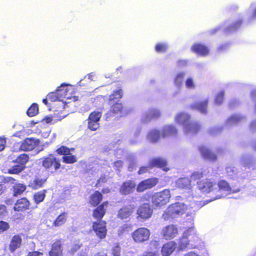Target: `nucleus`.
Returning a JSON list of instances; mask_svg holds the SVG:
<instances>
[{
  "instance_id": "nucleus-19",
  "label": "nucleus",
  "mask_w": 256,
  "mask_h": 256,
  "mask_svg": "<svg viewBox=\"0 0 256 256\" xmlns=\"http://www.w3.org/2000/svg\"><path fill=\"white\" fill-rule=\"evenodd\" d=\"M160 134L162 138L169 137L176 134L178 130L173 124H166L160 130Z\"/></svg>"
},
{
  "instance_id": "nucleus-62",
  "label": "nucleus",
  "mask_w": 256,
  "mask_h": 256,
  "mask_svg": "<svg viewBox=\"0 0 256 256\" xmlns=\"http://www.w3.org/2000/svg\"><path fill=\"white\" fill-rule=\"evenodd\" d=\"M114 166L116 168H119L122 165V162L121 160H117L114 163Z\"/></svg>"
},
{
  "instance_id": "nucleus-54",
  "label": "nucleus",
  "mask_w": 256,
  "mask_h": 256,
  "mask_svg": "<svg viewBox=\"0 0 256 256\" xmlns=\"http://www.w3.org/2000/svg\"><path fill=\"white\" fill-rule=\"evenodd\" d=\"M240 24H241V21L240 20H238V22H236V23H234L232 26V28H230V29L229 30V29H228L226 30L228 32H230L232 30H236V28H238L240 26Z\"/></svg>"
},
{
  "instance_id": "nucleus-48",
  "label": "nucleus",
  "mask_w": 256,
  "mask_h": 256,
  "mask_svg": "<svg viewBox=\"0 0 256 256\" xmlns=\"http://www.w3.org/2000/svg\"><path fill=\"white\" fill-rule=\"evenodd\" d=\"M222 130V127L220 126H214L209 129V132L212 134H216Z\"/></svg>"
},
{
  "instance_id": "nucleus-36",
  "label": "nucleus",
  "mask_w": 256,
  "mask_h": 256,
  "mask_svg": "<svg viewBox=\"0 0 256 256\" xmlns=\"http://www.w3.org/2000/svg\"><path fill=\"white\" fill-rule=\"evenodd\" d=\"M102 199V195L98 192H96L90 198V201L91 204L96 206L98 205Z\"/></svg>"
},
{
  "instance_id": "nucleus-30",
  "label": "nucleus",
  "mask_w": 256,
  "mask_h": 256,
  "mask_svg": "<svg viewBox=\"0 0 256 256\" xmlns=\"http://www.w3.org/2000/svg\"><path fill=\"white\" fill-rule=\"evenodd\" d=\"M49 256H62V250L60 242H56L52 245V250L49 252Z\"/></svg>"
},
{
  "instance_id": "nucleus-8",
  "label": "nucleus",
  "mask_w": 256,
  "mask_h": 256,
  "mask_svg": "<svg viewBox=\"0 0 256 256\" xmlns=\"http://www.w3.org/2000/svg\"><path fill=\"white\" fill-rule=\"evenodd\" d=\"M42 166L46 169H49L54 166V170H58L60 168V160L53 154H50L42 158Z\"/></svg>"
},
{
  "instance_id": "nucleus-7",
  "label": "nucleus",
  "mask_w": 256,
  "mask_h": 256,
  "mask_svg": "<svg viewBox=\"0 0 256 256\" xmlns=\"http://www.w3.org/2000/svg\"><path fill=\"white\" fill-rule=\"evenodd\" d=\"M198 188L203 192H213L215 194L216 184L211 180H206L198 182Z\"/></svg>"
},
{
  "instance_id": "nucleus-47",
  "label": "nucleus",
  "mask_w": 256,
  "mask_h": 256,
  "mask_svg": "<svg viewBox=\"0 0 256 256\" xmlns=\"http://www.w3.org/2000/svg\"><path fill=\"white\" fill-rule=\"evenodd\" d=\"M203 176V174L201 172H195L192 173L190 176V180H196L200 179Z\"/></svg>"
},
{
  "instance_id": "nucleus-51",
  "label": "nucleus",
  "mask_w": 256,
  "mask_h": 256,
  "mask_svg": "<svg viewBox=\"0 0 256 256\" xmlns=\"http://www.w3.org/2000/svg\"><path fill=\"white\" fill-rule=\"evenodd\" d=\"M120 253V248L118 246H114L112 249V254L114 256H119Z\"/></svg>"
},
{
  "instance_id": "nucleus-2",
  "label": "nucleus",
  "mask_w": 256,
  "mask_h": 256,
  "mask_svg": "<svg viewBox=\"0 0 256 256\" xmlns=\"http://www.w3.org/2000/svg\"><path fill=\"white\" fill-rule=\"evenodd\" d=\"M187 209L186 204L182 202H176L170 206L164 211L162 216L166 220L170 218H174L182 215Z\"/></svg>"
},
{
  "instance_id": "nucleus-24",
  "label": "nucleus",
  "mask_w": 256,
  "mask_h": 256,
  "mask_svg": "<svg viewBox=\"0 0 256 256\" xmlns=\"http://www.w3.org/2000/svg\"><path fill=\"white\" fill-rule=\"evenodd\" d=\"M192 52L201 56H206L208 54L209 52V50L206 46L198 44H194L192 46Z\"/></svg>"
},
{
  "instance_id": "nucleus-6",
  "label": "nucleus",
  "mask_w": 256,
  "mask_h": 256,
  "mask_svg": "<svg viewBox=\"0 0 256 256\" xmlns=\"http://www.w3.org/2000/svg\"><path fill=\"white\" fill-rule=\"evenodd\" d=\"M150 230L145 228H140L135 230L132 234V240L136 243H143L147 241L150 236Z\"/></svg>"
},
{
  "instance_id": "nucleus-42",
  "label": "nucleus",
  "mask_w": 256,
  "mask_h": 256,
  "mask_svg": "<svg viewBox=\"0 0 256 256\" xmlns=\"http://www.w3.org/2000/svg\"><path fill=\"white\" fill-rule=\"evenodd\" d=\"M47 98L50 100L52 102H54L56 100L61 101L60 98L58 96V94L57 93V90L56 92H52L48 94L47 95Z\"/></svg>"
},
{
  "instance_id": "nucleus-43",
  "label": "nucleus",
  "mask_w": 256,
  "mask_h": 256,
  "mask_svg": "<svg viewBox=\"0 0 256 256\" xmlns=\"http://www.w3.org/2000/svg\"><path fill=\"white\" fill-rule=\"evenodd\" d=\"M168 46L165 43H159L156 46L155 50L158 52H164L166 50Z\"/></svg>"
},
{
  "instance_id": "nucleus-20",
  "label": "nucleus",
  "mask_w": 256,
  "mask_h": 256,
  "mask_svg": "<svg viewBox=\"0 0 256 256\" xmlns=\"http://www.w3.org/2000/svg\"><path fill=\"white\" fill-rule=\"evenodd\" d=\"M136 187V184L132 180H128L122 184L120 188L122 194L127 195L133 192Z\"/></svg>"
},
{
  "instance_id": "nucleus-52",
  "label": "nucleus",
  "mask_w": 256,
  "mask_h": 256,
  "mask_svg": "<svg viewBox=\"0 0 256 256\" xmlns=\"http://www.w3.org/2000/svg\"><path fill=\"white\" fill-rule=\"evenodd\" d=\"M6 212V206L3 204H0V218L4 217Z\"/></svg>"
},
{
  "instance_id": "nucleus-12",
  "label": "nucleus",
  "mask_w": 256,
  "mask_h": 256,
  "mask_svg": "<svg viewBox=\"0 0 256 256\" xmlns=\"http://www.w3.org/2000/svg\"><path fill=\"white\" fill-rule=\"evenodd\" d=\"M158 179L156 178L142 180L138 185L136 190L138 192H142L148 189L152 188L158 183Z\"/></svg>"
},
{
  "instance_id": "nucleus-35",
  "label": "nucleus",
  "mask_w": 256,
  "mask_h": 256,
  "mask_svg": "<svg viewBox=\"0 0 256 256\" xmlns=\"http://www.w3.org/2000/svg\"><path fill=\"white\" fill-rule=\"evenodd\" d=\"M46 179L36 178L30 184V186L33 189L36 190L42 187L43 184L46 182Z\"/></svg>"
},
{
  "instance_id": "nucleus-11",
  "label": "nucleus",
  "mask_w": 256,
  "mask_h": 256,
  "mask_svg": "<svg viewBox=\"0 0 256 256\" xmlns=\"http://www.w3.org/2000/svg\"><path fill=\"white\" fill-rule=\"evenodd\" d=\"M178 233V228L174 224H170L164 226L162 231V234L166 240H171L174 238Z\"/></svg>"
},
{
  "instance_id": "nucleus-17",
  "label": "nucleus",
  "mask_w": 256,
  "mask_h": 256,
  "mask_svg": "<svg viewBox=\"0 0 256 256\" xmlns=\"http://www.w3.org/2000/svg\"><path fill=\"white\" fill-rule=\"evenodd\" d=\"M161 114L160 110L158 108H152L146 112L142 116L144 122H148L153 119L158 118Z\"/></svg>"
},
{
  "instance_id": "nucleus-26",
  "label": "nucleus",
  "mask_w": 256,
  "mask_h": 256,
  "mask_svg": "<svg viewBox=\"0 0 256 256\" xmlns=\"http://www.w3.org/2000/svg\"><path fill=\"white\" fill-rule=\"evenodd\" d=\"M208 100H206L202 102L192 104L190 105L192 109L196 110L202 114L206 112Z\"/></svg>"
},
{
  "instance_id": "nucleus-55",
  "label": "nucleus",
  "mask_w": 256,
  "mask_h": 256,
  "mask_svg": "<svg viewBox=\"0 0 256 256\" xmlns=\"http://www.w3.org/2000/svg\"><path fill=\"white\" fill-rule=\"evenodd\" d=\"M14 182H15V179L12 177H10V176L6 177L3 180V182L4 184H7V183H9V182L10 184H14Z\"/></svg>"
},
{
  "instance_id": "nucleus-40",
  "label": "nucleus",
  "mask_w": 256,
  "mask_h": 256,
  "mask_svg": "<svg viewBox=\"0 0 256 256\" xmlns=\"http://www.w3.org/2000/svg\"><path fill=\"white\" fill-rule=\"evenodd\" d=\"M184 73L180 72L174 78V85L179 88L182 85L184 77Z\"/></svg>"
},
{
  "instance_id": "nucleus-59",
  "label": "nucleus",
  "mask_w": 256,
  "mask_h": 256,
  "mask_svg": "<svg viewBox=\"0 0 256 256\" xmlns=\"http://www.w3.org/2000/svg\"><path fill=\"white\" fill-rule=\"evenodd\" d=\"M28 256H43V254L42 253L38 252H29Z\"/></svg>"
},
{
  "instance_id": "nucleus-3",
  "label": "nucleus",
  "mask_w": 256,
  "mask_h": 256,
  "mask_svg": "<svg viewBox=\"0 0 256 256\" xmlns=\"http://www.w3.org/2000/svg\"><path fill=\"white\" fill-rule=\"evenodd\" d=\"M196 230L194 228H190L186 231L181 238L178 241V249L184 250L186 248H190V242H196L197 240Z\"/></svg>"
},
{
  "instance_id": "nucleus-33",
  "label": "nucleus",
  "mask_w": 256,
  "mask_h": 256,
  "mask_svg": "<svg viewBox=\"0 0 256 256\" xmlns=\"http://www.w3.org/2000/svg\"><path fill=\"white\" fill-rule=\"evenodd\" d=\"M67 216L68 214L66 212L60 214L54 221L53 225L56 227L63 225L66 221Z\"/></svg>"
},
{
  "instance_id": "nucleus-4",
  "label": "nucleus",
  "mask_w": 256,
  "mask_h": 256,
  "mask_svg": "<svg viewBox=\"0 0 256 256\" xmlns=\"http://www.w3.org/2000/svg\"><path fill=\"white\" fill-rule=\"evenodd\" d=\"M170 197V190L165 189L155 193L152 197V202L154 206L160 208L168 203Z\"/></svg>"
},
{
  "instance_id": "nucleus-15",
  "label": "nucleus",
  "mask_w": 256,
  "mask_h": 256,
  "mask_svg": "<svg viewBox=\"0 0 256 256\" xmlns=\"http://www.w3.org/2000/svg\"><path fill=\"white\" fill-rule=\"evenodd\" d=\"M40 144V140L33 138H26L22 141L19 147L20 150L28 151L33 150Z\"/></svg>"
},
{
  "instance_id": "nucleus-64",
  "label": "nucleus",
  "mask_w": 256,
  "mask_h": 256,
  "mask_svg": "<svg viewBox=\"0 0 256 256\" xmlns=\"http://www.w3.org/2000/svg\"><path fill=\"white\" fill-rule=\"evenodd\" d=\"M250 162V160L249 159H242V160L241 162L242 164H244V166H247L248 165V162Z\"/></svg>"
},
{
  "instance_id": "nucleus-14",
  "label": "nucleus",
  "mask_w": 256,
  "mask_h": 256,
  "mask_svg": "<svg viewBox=\"0 0 256 256\" xmlns=\"http://www.w3.org/2000/svg\"><path fill=\"white\" fill-rule=\"evenodd\" d=\"M70 150L66 146H62L56 150L57 152L60 154L64 155L63 156L64 162L68 164H72L76 161L74 156L70 154Z\"/></svg>"
},
{
  "instance_id": "nucleus-57",
  "label": "nucleus",
  "mask_w": 256,
  "mask_h": 256,
  "mask_svg": "<svg viewBox=\"0 0 256 256\" xmlns=\"http://www.w3.org/2000/svg\"><path fill=\"white\" fill-rule=\"evenodd\" d=\"M86 76H88V79H89L91 81L92 80L94 81L96 78V74L94 72H91V73L89 74L86 76L85 78H86Z\"/></svg>"
},
{
  "instance_id": "nucleus-1",
  "label": "nucleus",
  "mask_w": 256,
  "mask_h": 256,
  "mask_svg": "<svg viewBox=\"0 0 256 256\" xmlns=\"http://www.w3.org/2000/svg\"><path fill=\"white\" fill-rule=\"evenodd\" d=\"M174 120L176 124L182 126L184 132L187 134H196L200 128L196 122L191 120L190 115L186 112L177 113L174 116Z\"/></svg>"
},
{
  "instance_id": "nucleus-49",
  "label": "nucleus",
  "mask_w": 256,
  "mask_h": 256,
  "mask_svg": "<svg viewBox=\"0 0 256 256\" xmlns=\"http://www.w3.org/2000/svg\"><path fill=\"white\" fill-rule=\"evenodd\" d=\"M10 250L11 252H14L16 250V236L12 237L10 244Z\"/></svg>"
},
{
  "instance_id": "nucleus-60",
  "label": "nucleus",
  "mask_w": 256,
  "mask_h": 256,
  "mask_svg": "<svg viewBox=\"0 0 256 256\" xmlns=\"http://www.w3.org/2000/svg\"><path fill=\"white\" fill-rule=\"evenodd\" d=\"M250 127V129L252 131H256V120H253L251 122Z\"/></svg>"
},
{
  "instance_id": "nucleus-31",
  "label": "nucleus",
  "mask_w": 256,
  "mask_h": 256,
  "mask_svg": "<svg viewBox=\"0 0 256 256\" xmlns=\"http://www.w3.org/2000/svg\"><path fill=\"white\" fill-rule=\"evenodd\" d=\"M176 186L180 188H190V180L187 178H180L176 181Z\"/></svg>"
},
{
  "instance_id": "nucleus-50",
  "label": "nucleus",
  "mask_w": 256,
  "mask_h": 256,
  "mask_svg": "<svg viewBox=\"0 0 256 256\" xmlns=\"http://www.w3.org/2000/svg\"><path fill=\"white\" fill-rule=\"evenodd\" d=\"M26 189V186L24 184H17V194H22Z\"/></svg>"
},
{
  "instance_id": "nucleus-13",
  "label": "nucleus",
  "mask_w": 256,
  "mask_h": 256,
  "mask_svg": "<svg viewBox=\"0 0 256 256\" xmlns=\"http://www.w3.org/2000/svg\"><path fill=\"white\" fill-rule=\"evenodd\" d=\"M102 116L100 112H94L88 118V128L92 130H96L100 126L99 121Z\"/></svg>"
},
{
  "instance_id": "nucleus-39",
  "label": "nucleus",
  "mask_w": 256,
  "mask_h": 256,
  "mask_svg": "<svg viewBox=\"0 0 256 256\" xmlns=\"http://www.w3.org/2000/svg\"><path fill=\"white\" fill-rule=\"evenodd\" d=\"M38 105L36 104H34L28 110L27 114L29 116H34L38 113Z\"/></svg>"
},
{
  "instance_id": "nucleus-63",
  "label": "nucleus",
  "mask_w": 256,
  "mask_h": 256,
  "mask_svg": "<svg viewBox=\"0 0 256 256\" xmlns=\"http://www.w3.org/2000/svg\"><path fill=\"white\" fill-rule=\"evenodd\" d=\"M8 173L10 174H16V166H13L12 168L8 170Z\"/></svg>"
},
{
  "instance_id": "nucleus-38",
  "label": "nucleus",
  "mask_w": 256,
  "mask_h": 256,
  "mask_svg": "<svg viewBox=\"0 0 256 256\" xmlns=\"http://www.w3.org/2000/svg\"><path fill=\"white\" fill-rule=\"evenodd\" d=\"M46 190H43L38 192L34 194V198L36 204H38L44 200L46 197Z\"/></svg>"
},
{
  "instance_id": "nucleus-44",
  "label": "nucleus",
  "mask_w": 256,
  "mask_h": 256,
  "mask_svg": "<svg viewBox=\"0 0 256 256\" xmlns=\"http://www.w3.org/2000/svg\"><path fill=\"white\" fill-rule=\"evenodd\" d=\"M224 96V92L223 91H220L219 92L216 96L214 100V102L216 104H220L222 102L223 98Z\"/></svg>"
},
{
  "instance_id": "nucleus-53",
  "label": "nucleus",
  "mask_w": 256,
  "mask_h": 256,
  "mask_svg": "<svg viewBox=\"0 0 256 256\" xmlns=\"http://www.w3.org/2000/svg\"><path fill=\"white\" fill-rule=\"evenodd\" d=\"M150 168V164L148 166H142L140 168L138 173L139 174H144L147 172Z\"/></svg>"
},
{
  "instance_id": "nucleus-10",
  "label": "nucleus",
  "mask_w": 256,
  "mask_h": 256,
  "mask_svg": "<svg viewBox=\"0 0 256 256\" xmlns=\"http://www.w3.org/2000/svg\"><path fill=\"white\" fill-rule=\"evenodd\" d=\"M68 85L66 84H62L57 89V93L60 98L61 101L64 102L66 104L70 102V100H72L75 102L78 100V98L76 96L69 97L67 96L68 92Z\"/></svg>"
},
{
  "instance_id": "nucleus-22",
  "label": "nucleus",
  "mask_w": 256,
  "mask_h": 256,
  "mask_svg": "<svg viewBox=\"0 0 256 256\" xmlns=\"http://www.w3.org/2000/svg\"><path fill=\"white\" fill-rule=\"evenodd\" d=\"M110 112L114 114H117L118 116H122L128 114L125 108H124L120 103L116 102L115 104H112Z\"/></svg>"
},
{
  "instance_id": "nucleus-58",
  "label": "nucleus",
  "mask_w": 256,
  "mask_h": 256,
  "mask_svg": "<svg viewBox=\"0 0 256 256\" xmlns=\"http://www.w3.org/2000/svg\"><path fill=\"white\" fill-rule=\"evenodd\" d=\"M6 140L4 138H0V151L3 150L5 146Z\"/></svg>"
},
{
  "instance_id": "nucleus-37",
  "label": "nucleus",
  "mask_w": 256,
  "mask_h": 256,
  "mask_svg": "<svg viewBox=\"0 0 256 256\" xmlns=\"http://www.w3.org/2000/svg\"><path fill=\"white\" fill-rule=\"evenodd\" d=\"M122 96V90H118L115 91L114 94L110 96V103L112 104L114 102H116V100H120Z\"/></svg>"
},
{
  "instance_id": "nucleus-5",
  "label": "nucleus",
  "mask_w": 256,
  "mask_h": 256,
  "mask_svg": "<svg viewBox=\"0 0 256 256\" xmlns=\"http://www.w3.org/2000/svg\"><path fill=\"white\" fill-rule=\"evenodd\" d=\"M238 190H236V192H238ZM232 192H235V191L232 190L229 184L226 181L222 180L218 182V184H216V190H215L216 196L210 201V202L220 198L222 196H227L230 194Z\"/></svg>"
},
{
  "instance_id": "nucleus-45",
  "label": "nucleus",
  "mask_w": 256,
  "mask_h": 256,
  "mask_svg": "<svg viewBox=\"0 0 256 256\" xmlns=\"http://www.w3.org/2000/svg\"><path fill=\"white\" fill-rule=\"evenodd\" d=\"M185 84L186 88L188 89H194L196 87V84L194 82V80L191 78H189L186 79Z\"/></svg>"
},
{
  "instance_id": "nucleus-61",
  "label": "nucleus",
  "mask_w": 256,
  "mask_h": 256,
  "mask_svg": "<svg viewBox=\"0 0 256 256\" xmlns=\"http://www.w3.org/2000/svg\"><path fill=\"white\" fill-rule=\"evenodd\" d=\"M4 202L8 206H12L14 202V200L12 198H7Z\"/></svg>"
},
{
  "instance_id": "nucleus-27",
  "label": "nucleus",
  "mask_w": 256,
  "mask_h": 256,
  "mask_svg": "<svg viewBox=\"0 0 256 256\" xmlns=\"http://www.w3.org/2000/svg\"><path fill=\"white\" fill-rule=\"evenodd\" d=\"M28 160V156L26 154H20L17 158V174L20 172L25 168V164Z\"/></svg>"
},
{
  "instance_id": "nucleus-9",
  "label": "nucleus",
  "mask_w": 256,
  "mask_h": 256,
  "mask_svg": "<svg viewBox=\"0 0 256 256\" xmlns=\"http://www.w3.org/2000/svg\"><path fill=\"white\" fill-rule=\"evenodd\" d=\"M92 228L96 236L100 239H103L106 237L107 230L104 221L98 220L94 222Z\"/></svg>"
},
{
  "instance_id": "nucleus-23",
  "label": "nucleus",
  "mask_w": 256,
  "mask_h": 256,
  "mask_svg": "<svg viewBox=\"0 0 256 256\" xmlns=\"http://www.w3.org/2000/svg\"><path fill=\"white\" fill-rule=\"evenodd\" d=\"M134 208V206L132 204L123 207L120 210L118 213V217L121 219L128 218L132 213Z\"/></svg>"
},
{
  "instance_id": "nucleus-41",
  "label": "nucleus",
  "mask_w": 256,
  "mask_h": 256,
  "mask_svg": "<svg viewBox=\"0 0 256 256\" xmlns=\"http://www.w3.org/2000/svg\"><path fill=\"white\" fill-rule=\"evenodd\" d=\"M131 230V226L128 224H124L120 226L118 230V235H121L126 232H128Z\"/></svg>"
},
{
  "instance_id": "nucleus-46",
  "label": "nucleus",
  "mask_w": 256,
  "mask_h": 256,
  "mask_svg": "<svg viewBox=\"0 0 256 256\" xmlns=\"http://www.w3.org/2000/svg\"><path fill=\"white\" fill-rule=\"evenodd\" d=\"M9 228V224L7 222L2 220L0 221V233L6 231Z\"/></svg>"
},
{
  "instance_id": "nucleus-34",
  "label": "nucleus",
  "mask_w": 256,
  "mask_h": 256,
  "mask_svg": "<svg viewBox=\"0 0 256 256\" xmlns=\"http://www.w3.org/2000/svg\"><path fill=\"white\" fill-rule=\"evenodd\" d=\"M29 206V202L25 198L17 200V211L26 210Z\"/></svg>"
},
{
  "instance_id": "nucleus-18",
  "label": "nucleus",
  "mask_w": 256,
  "mask_h": 256,
  "mask_svg": "<svg viewBox=\"0 0 256 256\" xmlns=\"http://www.w3.org/2000/svg\"><path fill=\"white\" fill-rule=\"evenodd\" d=\"M150 168L154 167H157L162 168L165 172L169 170V168L166 167V160L162 158H156L151 160L150 161Z\"/></svg>"
},
{
  "instance_id": "nucleus-25",
  "label": "nucleus",
  "mask_w": 256,
  "mask_h": 256,
  "mask_svg": "<svg viewBox=\"0 0 256 256\" xmlns=\"http://www.w3.org/2000/svg\"><path fill=\"white\" fill-rule=\"evenodd\" d=\"M245 120V117L240 114H236L232 115L228 118L226 122V126L229 127L239 122Z\"/></svg>"
},
{
  "instance_id": "nucleus-32",
  "label": "nucleus",
  "mask_w": 256,
  "mask_h": 256,
  "mask_svg": "<svg viewBox=\"0 0 256 256\" xmlns=\"http://www.w3.org/2000/svg\"><path fill=\"white\" fill-rule=\"evenodd\" d=\"M162 137L160 132L156 130H152L148 133V139L152 142H156Z\"/></svg>"
},
{
  "instance_id": "nucleus-56",
  "label": "nucleus",
  "mask_w": 256,
  "mask_h": 256,
  "mask_svg": "<svg viewBox=\"0 0 256 256\" xmlns=\"http://www.w3.org/2000/svg\"><path fill=\"white\" fill-rule=\"evenodd\" d=\"M144 256H159L158 252H146L144 253Z\"/></svg>"
},
{
  "instance_id": "nucleus-21",
  "label": "nucleus",
  "mask_w": 256,
  "mask_h": 256,
  "mask_svg": "<svg viewBox=\"0 0 256 256\" xmlns=\"http://www.w3.org/2000/svg\"><path fill=\"white\" fill-rule=\"evenodd\" d=\"M176 243L174 241L167 242L162 248V256H170L176 248Z\"/></svg>"
},
{
  "instance_id": "nucleus-16",
  "label": "nucleus",
  "mask_w": 256,
  "mask_h": 256,
  "mask_svg": "<svg viewBox=\"0 0 256 256\" xmlns=\"http://www.w3.org/2000/svg\"><path fill=\"white\" fill-rule=\"evenodd\" d=\"M152 210L148 204H145L141 206L137 210L138 218L146 220L152 215Z\"/></svg>"
},
{
  "instance_id": "nucleus-29",
  "label": "nucleus",
  "mask_w": 256,
  "mask_h": 256,
  "mask_svg": "<svg viewBox=\"0 0 256 256\" xmlns=\"http://www.w3.org/2000/svg\"><path fill=\"white\" fill-rule=\"evenodd\" d=\"M202 156L206 159L214 160L216 159V156L206 146H202L200 148Z\"/></svg>"
},
{
  "instance_id": "nucleus-28",
  "label": "nucleus",
  "mask_w": 256,
  "mask_h": 256,
  "mask_svg": "<svg viewBox=\"0 0 256 256\" xmlns=\"http://www.w3.org/2000/svg\"><path fill=\"white\" fill-rule=\"evenodd\" d=\"M108 202H104L102 204L98 206L93 212V216L94 218L98 220V221L101 220L103 216L105 214L104 206H106Z\"/></svg>"
}]
</instances>
